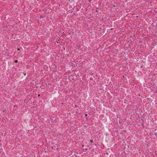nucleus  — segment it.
Here are the masks:
<instances>
[{
  "label": "nucleus",
  "instance_id": "20e7f679",
  "mask_svg": "<svg viewBox=\"0 0 157 157\" xmlns=\"http://www.w3.org/2000/svg\"><path fill=\"white\" fill-rule=\"evenodd\" d=\"M24 75L25 76L26 75V73H24Z\"/></svg>",
  "mask_w": 157,
  "mask_h": 157
},
{
  "label": "nucleus",
  "instance_id": "7ed1b4c3",
  "mask_svg": "<svg viewBox=\"0 0 157 157\" xmlns=\"http://www.w3.org/2000/svg\"><path fill=\"white\" fill-rule=\"evenodd\" d=\"M90 142H93V140H90Z\"/></svg>",
  "mask_w": 157,
  "mask_h": 157
},
{
  "label": "nucleus",
  "instance_id": "39448f33",
  "mask_svg": "<svg viewBox=\"0 0 157 157\" xmlns=\"http://www.w3.org/2000/svg\"><path fill=\"white\" fill-rule=\"evenodd\" d=\"M87 114H86L85 115V117H87Z\"/></svg>",
  "mask_w": 157,
  "mask_h": 157
},
{
  "label": "nucleus",
  "instance_id": "423d86ee",
  "mask_svg": "<svg viewBox=\"0 0 157 157\" xmlns=\"http://www.w3.org/2000/svg\"><path fill=\"white\" fill-rule=\"evenodd\" d=\"M115 6L114 5H113V6L114 7H115Z\"/></svg>",
  "mask_w": 157,
  "mask_h": 157
},
{
  "label": "nucleus",
  "instance_id": "6e6552de",
  "mask_svg": "<svg viewBox=\"0 0 157 157\" xmlns=\"http://www.w3.org/2000/svg\"><path fill=\"white\" fill-rule=\"evenodd\" d=\"M155 135H157V134H156V133H155Z\"/></svg>",
  "mask_w": 157,
  "mask_h": 157
},
{
  "label": "nucleus",
  "instance_id": "f257e3e1",
  "mask_svg": "<svg viewBox=\"0 0 157 157\" xmlns=\"http://www.w3.org/2000/svg\"><path fill=\"white\" fill-rule=\"evenodd\" d=\"M18 61L17 60H16L14 61V62L15 63H17L18 62Z\"/></svg>",
  "mask_w": 157,
  "mask_h": 157
},
{
  "label": "nucleus",
  "instance_id": "f03ea898",
  "mask_svg": "<svg viewBox=\"0 0 157 157\" xmlns=\"http://www.w3.org/2000/svg\"><path fill=\"white\" fill-rule=\"evenodd\" d=\"M6 111V109H3V110H2V111L3 112H5V111Z\"/></svg>",
  "mask_w": 157,
  "mask_h": 157
},
{
  "label": "nucleus",
  "instance_id": "0eeeda50",
  "mask_svg": "<svg viewBox=\"0 0 157 157\" xmlns=\"http://www.w3.org/2000/svg\"><path fill=\"white\" fill-rule=\"evenodd\" d=\"M17 50H20L19 49V48H17Z\"/></svg>",
  "mask_w": 157,
  "mask_h": 157
}]
</instances>
